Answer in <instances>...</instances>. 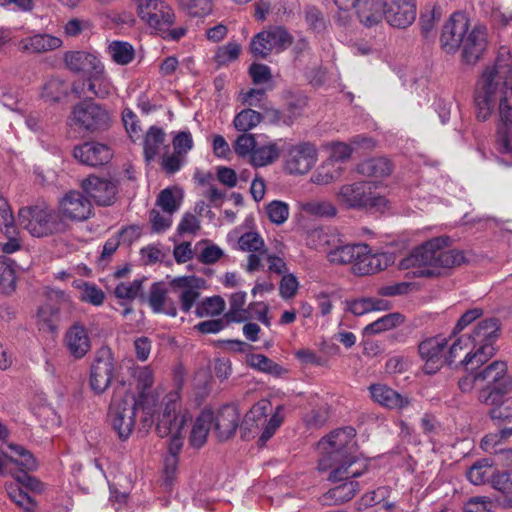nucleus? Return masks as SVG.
<instances>
[{
	"instance_id": "obj_1",
	"label": "nucleus",
	"mask_w": 512,
	"mask_h": 512,
	"mask_svg": "<svg viewBox=\"0 0 512 512\" xmlns=\"http://www.w3.org/2000/svg\"><path fill=\"white\" fill-rule=\"evenodd\" d=\"M474 102L480 121L497 113L495 148L499 155L491 153V156L499 163L512 166V53L508 47L501 46L495 63L482 72L476 84Z\"/></svg>"
},
{
	"instance_id": "obj_2",
	"label": "nucleus",
	"mask_w": 512,
	"mask_h": 512,
	"mask_svg": "<svg viewBox=\"0 0 512 512\" xmlns=\"http://www.w3.org/2000/svg\"><path fill=\"white\" fill-rule=\"evenodd\" d=\"M356 432L352 427H344L332 431L323 437L317 445L322 455L318 469H331L329 480L341 482L348 478H357L368 471L369 463L355 451Z\"/></svg>"
},
{
	"instance_id": "obj_3",
	"label": "nucleus",
	"mask_w": 512,
	"mask_h": 512,
	"mask_svg": "<svg viewBox=\"0 0 512 512\" xmlns=\"http://www.w3.org/2000/svg\"><path fill=\"white\" fill-rule=\"evenodd\" d=\"M156 421V431L162 438H168V453L164 458L163 477L166 486H171L177 470L178 456L183 447L184 427L191 421L190 411L182 407L180 395L177 391L168 393L162 403Z\"/></svg>"
},
{
	"instance_id": "obj_4",
	"label": "nucleus",
	"mask_w": 512,
	"mask_h": 512,
	"mask_svg": "<svg viewBox=\"0 0 512 512\" xmlns=\"http://www.w3.org/2000/svg\"><path fill=\"white\" fill-rule=\"evenodd\" d=\"M450 244V237L445 235L431 238L401 259L399 267L403 270L412 269L415 277L438 276L441 268H452L464 260L462 252L449 249Z\"/></svg>"
},
{
	"instance_id": "obj_5",
	"label": "nucleus",
	"mask_w": 512,
	"mask_h": 512,
	"mask_svg": "<svg viewBox=\"0 0 512 512\" xmlns=\"http://www.w3.org/2000/svg\"><path fill=\"white\" fill-rule=\"evenodd\" d=\"M327 259L331 264H352L353 272L357 275H369L383 270L390 261L385 253H371L367 244L337 245L327 251Z\"/></svg>"
},
{
	"instance_id": "obj_6",
	"label": "nucleus",
	"mask_w": 512,
	"mask_h": 512,
	"mask_svg": "<svg viewBox=\"0 0 512 512\" xmlns=\"http://www.w3.org/2000/svg\"><path fill=\"white\" fill-rule=\"evenodd\" d=\"M138 407H141L135 395L129 391H117L110 404L109 421L121 440L128 439L135 427Z\"/></svg>"
},
{
	"instance_id": "obj_7",
	"label": "nucleus",
	"mask_w": 512,
	"mask_h": 512,
	"mask_svg": "<svg viewBox=\"0 0 512 512\" xmlns=\"http://www.w3.org/2000/svg\"><path fill=\"white\" fill-rule=\"evenodd\" d=\"M477 379L481 382L478 399L484 404H497L512 385L504 361L492 362L477 373Z\"/></svg>"
},
{
	"instance_id": "obj_8",
	"label": "nucleus",
	"mask_w": 512,
	"mask_h": 512,
	"mask_svg": "<svg viewBox=\"0 0 512 512\" xmlns=\"http://www.w3.org/2000/svg\"><path fill=\"white\" fill-rule=\"evenodd\" d=\"M501 324L497 318H487L479 321L468 336L473 341L474 350L467 355V362L482 365L494 354V344L500 335Z\"/></svg>"
},
{
	"instance_id": "obj_9",
	"label": "nucleus",
	"mask_w": 512,
	"mask_h": 512,
	"mask_svg": "<svg viewBox=\"0 0 512 512\" xmlns=\"http://www.w3.org/2000/svg\"><path fill=\"white\" fill-rule=\"evenodd\" d=\"M18 219L21 227L34 237L47 236L62 228L59 214L47 207L21 208Z\"/></svg>"
},
{
	"instance_id": "obj_10",
	"label": "nucleus",
	"mask_w": 512,
	"mask_h": 512,
	"mask_svg": "<svg viewBox=\"0 0 512 512\" xmlns=\"http://www.w3.org/2000/svg\"><path fill=\"white\" fill-rule=\"evenodd\" d=\"M292 44V36L282 26L262 30L253 36L250 43L251 53L265 59L270 54H279Z\"/></svg>"
},
{
	"instance_id": "obj_11",
	"label": "nucleus",
	"mask_w": 512,
	"mask_h": 512,
	"mask_svg": "<svg viewBox=\"0 0 512 512\" xmlns=\"http://www.w3.org/2000/svg\"><path fill=\"white\" fill-rule=\"evenodd\" d=\"M139 18L151 29L165 33L175 20L173 9L162 0H132Z\"/></svg>"
},
{
	"instance_id": "obj_12",
	"label": "nucleus",
	"mask_w": 512,
	"mask_h": 512,
	"mask_svg": "<svg viewBox=\"0 0 512 512\" xmlns=\"http://www.w3.org/2000/svg\"><path fill=\"white\" fill-rule=\"evenodd\" d=\"M270 409L271 404L268 400H260L252 406L245 416V424L253 422L256 427L261 426L263 428L259 437L261 445H265L266 442L275 434L285 418L284 406L278 405L270 417L267 418V412Z\"/></svg>"
},
{
	"instance_id": "obj_13",
	"label": "nucleus",
	"mask_w": 512,
	"mask_h": 512,
	"mask_svg": "<svg viewBox=\"0 0 512 512\" xmlns=\"http://www.w3.org/2000/svg\"><path fill=\"white\" fill-rule=\"evenodd\" d=\"M318 150L310 142L289 145L283 154V169L289 175H305L316 164Z\"/></svg>"
},
{
	"instance_id": "obj_14",
	"label": "nucleus",
	"mask_w": 512,
	"mask_h": 512,
	"mask_svg": "<svg viewBox=\"0 0 512 512\" xmlns=\"http://www.w3.org/2000/svg\"><path fill=\"white\" fill-rule=\"evenodd\" d=\"M69 123L80 129L96 131L109 126L110 115L101 105L93 101H82L73 107Z\"/></svg>"
},
{
	"instance_id": "obj_15",
	"label": "nucleus",
	"mask_w": 512,
	"mask_h": 512,
	"mask_svg": "<svg viewBox=\"0 0 512 512\" xmlns=\"http://www.w3.org/2000/svg\"><path fill=\"white\" fill-rule=\"evenodd\" d=\"M9 448L12 451V454L9 455V463H13L20 467V471L18 473H12V476L24 487L32 491H41V482L28 474V472L37 470L38 461L36 458L30 451L20 445L10 444Z\"/></svg>"
},
{
	"instance_id": "obj_16",
	"label": "nucleus",
	"mask_w": 512,
	"mask_h": 512,
	"mask_svg": "<svg viewBox=\"0 0 512 512\" xmlns=\"http://www.w3.org/2000/svg\"><path fill=\"white\" fill-rule=\"evenodd\" d=\"M173 291L177 294L180 309L184 313H189L197 305L201 291L206 287V281L197 276H178L169 282Z\"/></svg>"
},
{
	"instance_id": "obj_17",
	"label": "nucleus",
	"mask_w": 512,
	"mask_h": 512,
	"mask_svg": "<svg viewBox=\"0 0 512 512\" xmlns=\"http://www.w3.org/2000/svg\"><path fill=\"white\" fill-rule=\"evenodd\" d=\"M135 378L139 395L136 400L141 405L145 414L144 421L152 422V418L157 411L159 394L152 389L154 383L153 371L148 366L141 367L136 370Z\"/></svg>"
},
{
	"instance_id": "obj_18",
	"label": "nucleus",
	"mask_w": 512,
	"mask_h": 512,
	"mask_svg": "<svg viewBox=\"0 0 512 512\" xmlns=\"http://www.w3.org/2000/svg\"><path fill=\"white\" fill-rule=\"evenodd\" d=\"M469 31V19L464 13H453L443 26L440 42L447 53H455Z\"/></svg>"
},
{
	"instance_id": "obj_19",
	"label": "nucleus",
	"mask_w": 512,
	"mask_h": 512,
	"mask_svg": "<svg viewBox=\"0 0 512 512\" xmlns=\"http://www.w3.org/2000/svg\"><path fill=\"white\" fill-rule=\"evenodd\" d=\"M446 346L447 339L440 335L427 338L419 344V355L424 362L425 373H436L447 361L444 354Z\"/></svg>"
},
{
	"instance_id": "obj_20",
	"label": "nucleus",
	"mask_w": 512,
	"mask_h": 512,
	"mask_svg": "<svg viewBox=\"0 0 512 512\" xmlns=\"http://www.w3.org/2000/svg\"><path fill=\"white\" fill-rule=\"evenodd\" d=\"M384 18L393 27L406 28L416 18L415 0H383Z\"/></svg>"
},
{
	"instance_id": "obj_21",
	"label": "nucleus",
	"mask_w": 512,
	"mask_h": 512,
	"mask_svg": "<svg viewBox=\"0 0 512 512\" xmlns=\"http://www.w3.org/2000/svg\"><path fill=\"white\" fill-rule=\"evenodd\" d=\"M73 156L84 165L97 167L109 163L113 152L108 145L91 141L76 146L73 149Z\"/></svg>"
},
{
	"instance_id": "obj_22",
	"label": "nucleus",
	"mask_w": 512,
	"mask_h": 512,
	"mask_svg": "<svg viewBox=\"0 0 512 512\" xmlns=\"http://www.w3.org/2000/svg\"><path fill=\"white\" fill-rule=\"evenodd\" d=\"M81 187L98 205H111L116 199L117 186L110 179L91 175L82 181Z\"/></svg>"
},
{
	"instance_id": "obj_23",
	"label": "nucleus",
	"mask_w": 512,
	"mask_h": 512,
	"mask_svg": "<svg viewBox=\"0 0 512 512\" xmlns=\"http://www.w3.org/2000/svg\"><path fill=\"white\" fill-rule=\"evenodd\" d=\"M59 211L70 220L83 221L92 214V205L81 192L69 191L59 201Z\"/></svg>"
},
{
	"instance_id": "obj_24",
	"label": "nucleus",
	"mask_w": 512,
	"mask_h": 512,
	"mask_svg": "<svg viewBox=\"0 0 512 512\" xmlns=\"http://www.w3.org/2000/svg\"><path fill=\"white\" fill-rule=\"evenodd\" d=\"M64 346L74 359H82L91 349V338L87 328L80 322L72 324L65 332Z\"/></svg>"
},
{
	"instance_id": "obj_25",
	"label": "nucleus",
	"mask_w": 512,
	"mask_h": 512,
	"mask_svg": "<svg viewBox=\"0 0 512 512\" xmlns=\"http://www.w3.org/2000/svg\"><path fill=\"white\" fill-rule=\"evenodd\" d=\"M486 29L476 26L466 34L462 44V58L467 64L476 63L486 49Z\"/></svg>"
},
{
	"instance_id": "obj_26",
	"label": "nucleus",
	"mask_w": 512,
	"mask_h": 512,
	"mask_svg": "<svg viewBox=\"0 0 512 512\" xmlns=\"http://www.w3.org/2000/svg\"><path fill=\"white\" fill-rule=\"evenodd\" d=\"M369 188L371 184L367 182L345 184L340 187L336 195L337 201L349 209H363L368 201Z\"/></svg>"
},
{
	"instance_id": "obj_27",
	"label": "nucleus",
	"mask_w": 512,
	"mask_h": 512,
	"mask_svg": "<svg viewBox=\"0 0 512 512\" xmlns=\"http://www.w3.org/2000/svg\"><path fill=\"white\" fill-rule=\"evenodd\" d=\"M64 62L74 73H83L87 77L96 69L101 68L102 61L95 53L87 51H69L64 55Z\"/></svg>"
},
{
	"instance_id": "obj_28",
	"label": "nucleus",
	"mask_w": 512,
	"mask_h": 512,
	"mask_svg": "<svg viewBox=\"0 0 512 512\" xmlns=\"http://www.w3.org/2000/svg\"><path fill=\"white\" fill-rule=\"evenodd\" d=\"M215 431L220 440L234 435L240 423V412L235 405H224L214 416Z\"/></svg>"
},
{
	"instance_id": "obj_29",
	"label": "nucleus",
	"mask_w": 512,
	"mask_h": 512,
	"mask_svg": "<svg viewBox=\"0 0 512 512\" xmlns=\"http://www.w3.org/2000/svg\"><path fill=\"white\" fill-rule=\"evenodd\" d=\"M63 44L61 38L47 33H38L21 39L18 49L28 54L45 53L59 49Z\"/></svg>"
},
{
	"instance_id": "obj_30",
	"label": "nucleus",
	"mask_w": 512,
	"mask_h": 512,
	"mask_svg": "<svg viewBox=\"0 0 512 512\" xmlns=\"http://www.w3.org/2000/svg\"><path fill=\"white\" fill-rule=\"evenodd\" d=\"M148 304L154 313L165 314L173 318L178 314L176 303L168 297L167 288L163 283L156 282L152 284Z\"/></svg>"
},
{
	"instance_id": "obj_31",
	"label": "nucleus",
	"mask_w": 512,
	"mask_h": 512,
	"mask_svg": "<svg viewBox=\"0 0 512 512\" xmlns=\"http://www.w3.org/2000/svg\"><path fill=\"white\" fill-rule=\"evenodd\" d=\"M114 372V363L110 357L97 358L91 367L90 386L97 393H103L110 385Z\"/></svg>"
},
{
	"instance_id": "obj_32",
	"label": "nucleus",
	"mask_w": 512,
	"mask_h": 512,
	"mask_svg": "<svg viewBox=\"0 0 512 512\" xmlns=\"http://www.w3.org/2000/svg\"><path fill=\"white\" fill-rule=\"evenodd\" d=\"M372 399L381 406L389 409H403L408 404V398L385 384H373L369 387Z\"/></svg>"
},
{
	"instance_id": "obj_33",
	"label": "nucleus",
	"mask_w": 512,
	"mask_h": 512,
	"mask_svg": "<svg viewBox=\"0 0 512 512\" xmlns=\"http://www.w3.org/2000/svg\"><path fill=\"white\" fill-rule=\"evenodd\" d=\"M86 85L87 90L100 99H105L116 92L111 78L105 73L104 64L86 78Z\"/></svg>"
},
{
	"instance_id": "obj_34",
	"label": "nucleus",
	"mask_w": 512,
	"mask_h": 512,
	"mask_svg": "<svg viewBox=\"0 0 512 512\" xmlns=\"http://www.w3.org/2000/svg\"><path fill=\"white\" fill-rule=\"evenodd\" d=\"M213 420L214 415L209 410H204L197 416L189 435V443L192 447L201 448L206 443Z\"/></svg>"
},
{
	"instance_id": "obj_35",
	"label": "nucleus",
	"mask_w": 512,
	"mask_h": 512,
	"mask_svg": "<svg viewBox=\"0 0 512 512\" xmlns=\"http://www.w3.org/2000/svg\"><path fill=\"white\" fill-rule=\"evenodd\" d=\"M241 103L247 108H258L263 114L271 115V117L279 121L280 113L278 110L272 108L269 102L266 101L265 91L262 89H250L247 92L240 94Z\"/></svg>"
},
{
	"instance_id": "obj_36",
	"label": "nucleus",
	"mask_w": 512,
	"mask_h": 512,
	"mask_svg": "<svg viewBox=\"0 0 512 512\" xmlns=\"http://www.w3.org/2000/svg\"><path fill=\"white\" fill-rule=\"evenodd\" d=\"M354 9L359 21L368 28L381 23L384 17L383 7L376 0H361Z\"/></svg>"
},
{
	"instance_id": "obj_37",
	"label": "nucleus",
	"mask_w": 512,
	"mask_h": 512,
	"mask_svg": "<svg viewBox=\"0 0 512 512\" xmlns=\"http://www.w3.org/2000/svg\"><path fill=\"white\" fill-rule=\"evenodd\" d=\"M281 149L277 141H268L262 145H256L249 162L256 168L273 164L280 157Z\"/></svg>"
},
{
	"instance_id": "obj_38",
	"label": "nucleus",
	"mask_w": 512,
	"mask_h": 512,
	"mask_svg": "<svg viewBox=\"0 0 512 512\" xmlns=\"http://www.w3.org/2000/svg\"><path fill=\"white\" fill-rule=\"evenodd\" d=\"M473 341L470 340L468 336H460L456 339L448 350L447 362L449 364L453 363L457 358L463 356L460 363L466 368H474L478 367L476 362H467V355L470 351L474 350Z\"/></svg>"
},
{
	"instance_id": "obj_39",
	"label": "nucleus",
	"mask_w": 512,
	"mask_h": 512,
	"mask_svg": "<svg viewBox=\"0 0 512 512\" xmlns=\"http://www.w3.org/2000/svg\"><path fill=\"white\" fill-rule=\"evenodd\" d=\"M107 53L111 60L120 66L130 64L135 58L134 47L126 41L114 40L110 42Z\"/></svg>"
},
{
	"instance_id": "obj_40",
	"label": "nucleus",
	"mask_w": 512,
	"mask_h": 512,
	"mask_svg": "<svg viewBox=\"0 0 512 512\" xmlns=\"http://www.w3.org/2000/svg\"><path fill=\"white\" fill-rule=\"evenodd\" d=\"M59 309L46 303L39 307L36 316V324L40 331L54 333L58 327Z\"/></svg>"
},
{
	"instance_id": "obj_41",
	"label": "nucleus",
	"mask_w": 512,
	"mask_h": 512,
	"mask_svg": "<svg viewBox=\"0 0 512 512\" xmlns=\"http://www.w3.org/2000/svg\"><path fill=\"white\" fill-rule=\"evenodd\" d=\"M260 111L251 108H245L238 112L233 119V126L239 132H249L256 128L264 119Z\"/></svg>"
},
{
	"instance_id": "obj_42",
	"label": "nucleus",
	"mask_w": 512,
	"mask_h": 512,
	"mask_svg": "<svg viewBox=\"0 0 512 512\" xmlns=\"http://www.w3.org/2000/svg\"><path fill=\"white\" fill-rule=\"evenodd\" d=\"M249 367L275 377L282 376L286 370L263 354H249L246 357Z\"/></svg>"
},
{
	"instance_id": "obj_43",
	"label": "nucleus",
	"mask_w": 512,
	"mask_h": 512,
	"mask_svg": "<svg viewBox=\"0 0 512 512\" xmlns=\"http://www.w3.org/2000/svg\"><path fill=\"white\" fill-rule=\"evenodd\" d=\"M341 174L342 167L340 164L327 159L316 169L310 180L317 185H327L338 179Z\"/></svg>"
},
{
	"instance_id": "obj_44",
	"label": "nucleus",
	"mask_w": 512,
	"mask_h": 512,
	"mask_svg": "<svg viewBox=\"0 0 512 512\" xmlns=\"http://www.w3.org/2000/svg\"><path fill=\"white\" fill-rule=\"evenodd\" d=\"M350 478L343 480L344 483L335 486L325 494V500L333 504H340L349 501L359 490V483L356 481H348Z\"/></svg>"
},
{
	"instance_id": "obj_45",
	"label": "nucleus",
	"mask_w": 512,
	"mask_h": 512,
	"mask_svg": "<svg viewBox=\"0 0 512 512\" xmlns=\"http://www.w3.org/2000/svg\"><path fill=\"white\" fill-rule=\"evenodd\" d=\"M72 286L80 291V300L93 306H101L105 300L104 292L95 284L83 280H75Z\"/></svg>"
},
{
	"instance_id": "obj_46",
	"label": "nucleus",
	"mask_w": 512,
	"mask_h": 512,
	"mask_svg": "<svg viewBox=\"0 0 512 512\" xmlns=\"http://www.w3.org/2000/svg\"><path fill=\"white\" fill-rule=\"evenodd\" d=\"M358 171L368 177H384L391 173L392 165L387 158H372L363 161Z\"/></svg>"
},
{
	"instance_id": "obj_47",
	"label": "nucleus",
	"mask_w": 512,
	"mask_h": 512,
	"mask_svg": "<svg viewBox=\"0 0 512 512\" xmlns=\"http://www.w3.org/2000/svg\"><path fill=\"white\" fill-rule=\"evenodd\" d=\"M348 309L352 314L361 316L371 311L387 310L389 309V303L379 298H361L351 301Z\"/></svg>"
},
{
	"instance_id": "obj_48",
	"label": "nucleus",
	"mask_w": 512,
	"mask_h": 512,
	"mask_svg": "<svg viewBox=\"0 0 512 512\" xmlns=\"http://www.w3.org/2000/svg\"><path fill=\"white\" fill-rule=\"evenodd\" d=\"M183 199V191L177 187L166 188L161 191L157 199V205L167 214L176 212Z\"/></svg>"
},
{
	"instance_id": "obj_49",
	"label": "nucleus",
	"mask_w": 512,
	"mask_h": 512,
	"mask_svg": "<svg viewBox=\"0 0 512 512\" xmlns=\"http://www.w3.org/2000/svg\"><path fill=\"white\" fill-rule=\"evenodd\" d=\"M493 476V463L489 459L475 462L466 473L467 479L473 485H482Z\"/></svg>"
},
{
	"instance_id": "obj_50",
	"label": "nucleus",
	"mask_w": 512,
	"mask_h": 512,
	"mask_svg": "<svg viewBox=\"0 0 512 512\" xmlns=\"http://www.w3.org/2000/svg\"><path fill=\"white\" fill-rule=\"evenodd\" d=\"M165 139V133L158 127H151L144 140V155L147 161H151L159 153Z\"/></svg>"
},
{
	"instance_id": "obj_51",
	"label": "nucleus",
	"mask_w": 512,
	"mask_h": 512,
	"mask_svg": "<svg viewBox=\"0 0 512 512\" xmlns=\"http://www.w3.org/2000/svg\"><path fill=\"white\" fill-rule=\"evenodd\" d=\"M404 322V316L400 313H389L368 324L364 328L366 334H378L393 329Z\"/></svg>"
},
{
	"instance_id": "obj_52",
	"label": "nucleus",
	"mask_w": 512,
	"mask_h": 512,
	"mask_svg": "<svg viewBox=\"0 0 512 512\" xmlns=\"http://www.w3.org/2000/svg\"><path fill=\"white\" fill-rule=\"evenodd\" d=\"M225 309V301L220 296L207 297L197 303L195 314L199 318L220 315Z\"/></svg>"
},
{
	"instance_id": "obj_53",
	"label": "nucleus",
	"mask_w": 512,
	"mask_h": 512,
	"mask_svg": "<svg viewBox=\"0 0 512 512\" xmlns=\"http://www.w3.org/2000/svg\"><path fill=\"white\" fill-rule=\"evenodd\" d=\"M16 264L7 256H0V288L4 292L13 291L16 280Z\"/></svg>"
},
{
	"instance_id": "obj_54",
	"label": "nucleus",
	"mask_w": 512,
	"mask_h": 512,
	"mask_svg": "<svg viewBox=\"0 0 512 512\" xmlns=\"http://www.w3.org/2000/svg\"><path fill=\"white\" fill-rule=\"evenodd\" d=\"M247 294L244 291L232 293L229 298L230 309L226 316L233 322H244L248 319L244 309Z\"/></svg>"
},
{
	"instance_id": "obj_55",
	"label": "nucleus",
	"mask_w": 512,
	"mask_h": 512,
	"mask_svg": "<svg viewBox=\"0 0 512 512\" xmlns=\"http://www.w3.org/2000/svg\"><path fill=\"white\" fill-rule=\"evenodd\" d=\"M68 93V85L59 78L49 79L43 86L41 97L46 101H59Z\"/></svg>"
},
{
	"instance_id": "obj_56",
	"label": "nucleus",
	"mask_w": 512,
	"mask_h": 512,
	"mask_svg": "<svg viewBox=\"0 0 512 512\" xmlns=\"http://www.w3.org/2000/svg\"><path fill=\"white\" fill-rule=\"evenodd\" d=\"M265 210L268 219L276 225L283 224L289 217V205L280 200L271 201L267 204Z\"/></svg>"
},
{
	"instance_id": "obj_57",
	"label": "nucleus",
	"mask_w": 512,
	"mask_h": 512,
	"mask_svg": "<svg viewBox=\"0 0 512 512\" xmlns=\"http://www.w3.org/2000/svg\"><path fill=\"white\" fill-rule=\"evenodd\" d=\"M302 209L313 216L317 217H334L337 213L333 203L327 200L311 201L302 206Z\"/></svg>"
},
{
	"instance_id": "obj_58",
	"label": "nucleus",
	"mask_w": 512,
	"mask_h": 512,
	"mask_svg": "<svg viewBox=\"0 0 512 512\" xmlns=\"http://www.w3.org/2000/svg\"><path fill=\"white\" fill-rule=\"evenodd\" d=\"M492 487L502 494L508 505H512V471L493 476Z\"/></svg>"
},
{
	"instance_id": "obj_59",
	"label": "nucleus",
	"mask_w": 512,
	"mask_h": 512,
	"mask_svg": "<svg viewBox=\"0 0 512 512\" xmlns=\"http://www.w3.org/2000/svg\"><path fill=\"white\" fill-rule=\"evenodd\" d=\"M143 279H134L132 282H121L115 289L114 294L121 300H133L142 291Z\"/></svg>"
},
{
	"instance_id": "obj_60",
	"label": "nucleus",
	"mask_w": 512,
	"mask_h": 512,
	"mask_svg": "<svg viewBox=\"0 0 512 512\" xmlns=\"http://www.w3.org/2000/svg\"><path fill=\"white\" fill-rule=\"evenodd\" d=\"M256 145L257 142L255 135L242 132L234 142V150L238 156L242 158L248 157L250 159L254 153Z\"/></svg>"
},
{
	"instance_id": "obj_61",
	"label": "nucleus",
	"mask_w": 512,
	"mask_h": 512,
	"mask_svg": "<svg viewBox=\"0 0 512 512\" xmlns=\"http://www.w3.org/2000/svg\"><path fill=\"white\" fill-rule=\"evenodd\" d=\"M238 247L242 251L247 252H265V244L262 237L256 232H247L240 236Z\"/></svg>"
},
{
	"instance_id": "obj_62",
	"label": "nucleus",
	"mask_w": 512,
	"mask_h": 512,
	"mask_svg": "<svg viewBox=\"0 0 512 512\" xmlns=\"http://www.w3.org/2000/svg\"><path fill=\"white\" fill-rule=\"evenodd\" d=\"M241 46L236 42H229L226 45L220 46L215 55L214 60L218 66H224L239 57Z\"/></svg>"
},
{
	"instance_id": "obj_63",
	"label": "nucleus",
	"mask_w": 512,
	"mask_h": 512,
	"mask_svg": "<svg viewBox=\"0 0 512 512\" xmlns=\"http://www.w3.org/2000/svg\"><path fill=\"white\" fill-rule=\"evenodd\" d=\"M180 5L192 16H205L212 10L211 0H178Z\"/></svg>"
},
{
	"instance_id": "obj_64",
	"label": "nucleus",
	"mask_w": 512,
	"mask_h": 512,
	"mask_svg": "<svg viewBox=\"0 0 512 512\" xmlns=\"http://www.w3.org/2000/svg\"><path fill=\"white\" fill-rule=\"evenodd\" d=\"M306 245L314 250H324L330 245L329 235L320 228H315L307 232Z\"/></svg>"
}]
</instances>
